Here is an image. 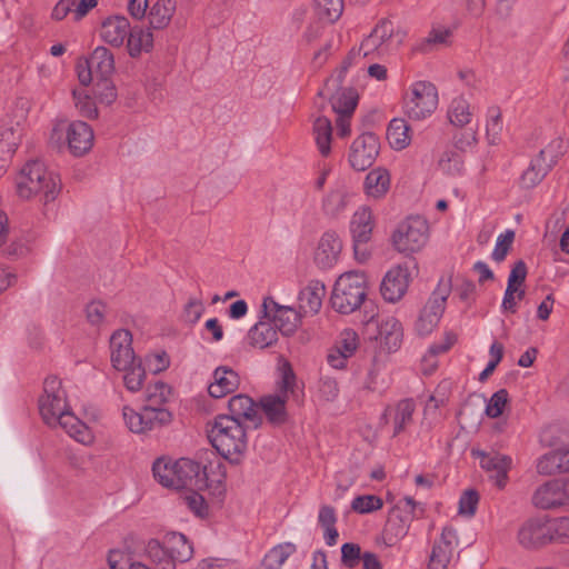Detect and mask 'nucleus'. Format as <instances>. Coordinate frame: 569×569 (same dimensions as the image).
Masks as SVG:
<instances>
[{
	"instance_id": "1",
	"label": "nucleus",
	"mask_w": 569,
	"mask_h": 569,
	"mask_svg": "<svg viewBox=\"0 0 569 569\" xmlns=\"http://www.w3.org/2000/svg\"><path fill=\"white\" fill-rule=\"evenodd\" d=\"M17 193L21 199L39 198L43 204L57 199L61 191L59 176L41 160L28 161L16 179Z\"/></svg>"
},
{
	"instance_id": "2",
	"label": "nucleus",
	"mask_w": 569,
	"mask_h": 569,
	"mask_svg": "<svg viewBox=\"0 0 569 569\" xmlns=\"http://www.w3.org/2000/svg\"><path fill=\"white\" fill-rule=\"evenodd\" d=\"M208 439L221 457L238 465L247 450L248 437L241 421L220 415L208 423Z\"/></svg>"
},
{
	"instance_id": "3",
	"label": "nucleus",
	"mask_w": 569,
	"mask_h": 569,
	"mask_svg": "<svg viewBox=\"0 0 569 569\" xmlns=\"http://www.w3.org/2000/svg\"><path fill=\"white\" fill-rule=\"evenodd\" d=\"M406 36V31L396 28L390 19L382 18L361 41L360 51H362V57L376 59L398 50Z\"/></svg>"
},
{
	"instance_id": "4",
	"label": "nucleus",
	"mask_w": 569,
	"mask_h": 569,
	"mask_svg": "<svg viewBox=\"0 0 569 569\" xmlns=\"http://www.w3.org/2000/svg\"><path fill=\"white\" fill-rule=\"evenodd\" d=\"M365 298V274L358 271H349L337 279L331 295V305L338 312L349 315L362 305Z\"/></svg>"
},
{
	"instance_id": "5",
	"label": "nucleus",
	"mask_w": 569,
	"mask_h": 569,
	"mask_svg": "<svg viewBox=\"0 0 569 569\" xmlns=\"http://www.w3.org/2000/svg\"><path fill=\"white\" fill-rule=\"evenodd\" d=\"M438 101L437 88L431 82L418 81L409 88L403 110L411 120H425L436 111Z\"/></svg>"
},
{
	"instance_id": "6",
	"label": "nucleus",
	"mask_w": 569,
	"mask_h": 569,
	"mask_svg": "<svg viewBox=\"0 0 569 569\" xmlns=\"http://www.w3.org/2000/svg\"><path fill=\"white\" fill-rule=\"evenodd\" d=\"M429 226L426 219L416 216L403 221L392 236L395 248L406 254L421 250L428 241Z\"/></svg>"
},
{
	"instance_id": "7",
	"label": "nucleus",
	"mask_w": 569,
	"mask_h": 569,
	"mask_svg": "<svg viewBox=\"0 0 569 569\" xmlns=\"http://www.w3.org/2000/svg\"><path fill=\"white\" fill-rule=\"evenodd\" d=\"M450 282H439L437 289L432 292L427 303L420 311L416 321V331L419 336H428L438 326L445 311L446 301L450 293Z\"/></svg>"
},
{
	"instance_id": "8",
	"label": "nucleus",
	"mask_w": 569,
	"mask_h": 569,
	"mask_svg": "<svg viewBox=\"0 0 569 569\" xmlns=\"http://www.w3.org/2000/svg\"><path fill=\"white\" fill-rule=\"evenodd\" d=\"M69 406L67 392L57 377H48L43 383V393L39 398V412L48 426H53L57 417Z\"/></svg>"
},
{
	"instance_id": "9",
	"label": "nucleus",
	"mask_w": 569,
	"mask_h": 569,
	"mask_svg": "<svg viewBox=\"0 0 569 569\" xmlns=\"http://www.w3.org/2000/svg\"><path fill=\"white\" fill-rule=\"evenodd\" d=\"M261 313L271 321L282 336H292L301 325V312L289 306L278 303L272 297H264Z\"/></svg>"
},
{
	"instance_id": "10",
	"label": "nucleus",
	"mask_w": 569,
	"mask_h": 569,
	"mask_svg": "<svg viewBox=\"0 0 569 569\" xmlns=\"http://www.w3.org/2000/svg\"><path fill=\"white\" fill-rule=\"evenodd\" d=\"M122 415L127 427L136 433H143L157 427L168 425L172 415L166 408L143 407L140 412L129 407H123Z\"/></svg>"
},
{
	"instance_id": "11",
	"label": "nucleus",
	"mask_w": 569,
	"mask_h": 569,
	"mask_svg": "<svg viewBox=\"0 0 569 569\" xmlns=\"http://www.w3.org/2000/svg\"><path fill=\"white\" fill-rule=\"evenodd\" d=\"M379 150V138L371 132L362 133L350 146L349 163L355 170L365 171L373 164Z\"/></svg>"
},
{
	"instance_id": "12",
	"label": "nucleus",
	"mask_w": 569,
	"mask_h": 569,
	"mask_svg": "<svg viewBox=\"0 0 569 569\" xmlns=\"http://www.w3.org/2000/svg\"><path fill=\"white\" fill-rule=\"evenodd\" d=\"M63 131L67 133L68 147L73 156H83L92 148L94 136L88 123L83 121H72L70 123L61 121L53 128V134Z\"/></svg>"
},
{
	"instance_id": "13",
	"label": "nucleus",
	"mask_w": 569,
	"mask_h": 569,
	"mask_svg": "<svg viewBox=\"0 0 569 569\" xmlns=\"http://www.w3.org/2000/svg\"><path fill=\"white\" fill-rule=\"evenodd\" d=\"M471 456L479 459L480 467L489 473L495 485L502 489L507 485L508 471L511 467V458L499 452H486L480 449H472Z\"/></svg>"
},
{
	"instance_id": "14",
	"label": "nucleus",
	"mask_w": 569,
	"mask_h": 569,
	"mask_svg": "<svg viewBox=\"0 0 569 569\" xmlns=\"http://www.w3.org/2000/svg\"><path fill=\"white\" fill-rule=\"evenodd\" d=\"M532 500L541 509L569 506V485L559 479L548 481L536 490Z\"/></svg>"
},
{
	"instance_id": "15",
	"label": "nucleus",
	"mask_w": 569,
	"mask_h": 569,
	"mask_svg": "<svg viewBox=\"0 0 569 569\" xmlns=\"http://www.w3.org/2000/svg\"><path fill=\"white\" fill-rule=\"evenodd\" d=\"M410 282L408 263L398 264L383 277L380 286L382 298L388 302L399 301L407 292Z\"/></svg>"
},
{
	"instance_id": "16",
	"label": "nucleus",
	"mask_w": 569,
	"mask_h": 569,
	"mask_svg": "<svg viewBox=\"0 0 569 569\" xmlns=\"http://www.w3.org/2000/svg\"><path fill=\"white\" fill-rule=\"evenodd\" d=\"M110 357L114 369H127L137 361L132 349V336L130 331L120 329L110 338Z\"/></svg>"
},
{
	"instance_id": "17",
	"label": "nucleus",
	"mask_w": 569,
	"mask_h": 569,
	"mask_svg": "<svg viewBox=\"0 0 569 569\" xmlns=\"http://www.w3.org/2000/svg\"><path fill=\"white\" fill-rule=\"evenodd\" d=\"M416 402L412 398L399 400L395 405L387 406L381 419L393 427L392 436L403 432L413 422Z\"/></svg>"
},
{
	"instance_id": "18",
	"label": "nucleus",
	"mask_w": 569,
	"mask_h": 569,
	"mask_svg": "<svg viewBox=\"0 0 569 569\" xmlns=\"http://www.w3.org/2000/svg\"><path fill=\"white\" fill-rule=\"evenodd\" d=\"M457 541L456 530L452 527H445L440 539L432 547L427 569H447Z\"/></svg>"
},
{
	"instance_id": "19",
	"label": "nucleus",
	"mask_w": 569,
	"mask_h": 569,
	"mask_svg": "<svg viewBox=\"0 0 569 569\" xmlns=\"http://www.w3.org/2000/svg\"><path fill=\"white\" fill-rule=\"evenodd\" d=\"M517 540L526 549H539L550 543L547 521L540 519L525 521L518 530Z\"/></svg>"
},
{
	"instance_id": "20",
	"label": "nucleus",
	"mask_w": 569,
	"mask_h": 569,
	"mask_svg": "<svg viewBox=\"0 0 569 569\" xmlns=\"http://www.w3.org/2000/svg\"><path fill=\"white\" fill-rule=\"evenodd\" d=\"M176 478L174 489H198L203 490V482L200 479L201 465L188 458L174 461Z\"/></svg>"
},
{
	"instance_id": "21",
	"label": "nucleus",
	"mask_w": 569,
	"mask_h": 569,
	"mask_svg": "<svg viewBox=\"0 0 569 569\" xmlns=\"http://www.w3.org/2000/svg\"><path fill=\"white\" fill-rule=\"evenodd\" d=\"M352 198L353 193L343 184L330 189L321 200L322 213L330 219L339 218L347 211Z\"/></svg>"
},
{
	"instance_id": "22",
	"label": "nucleus",
	"mask_w": 569,
	"mask_h": 569,
	"mask_svg": "<svg viewBox=\"0 0 569 569\" xmlns=\"http://www.w3.org/2000/svg\"><path fill=\"white\" fill-rule=\"evenodd\" d=\"M341 250L342 242L339 236L333 231H327L319 241L315 261L320 268L329 269L338 261Z\"/></svg>"
},
{
	"instance_id": "23",
	"label": "nucleus",
	"mask_w": 569,
	"mask_h": 569,
	"mask_svg": "<svg viewBox=\"0 0 569 569\" xmlns=\"http://www.w3.org/2000/svg\"><path fill=\"white\" fill-rule=\"evenodd\" d=\"M130 22L123 16L107 18L100 28L101 39L112 47H121L130 32Z\"/></svg>"
},
{
	"instance_id": "24",
	"label": "nucleus",
	"mask_w": 569,
	"mask_h": 569,
	"mask_svg": "<svg viewBox=\"0 0 569 569\" xmlns=\"http://www.w3.org/2000/svg\"><path fill=\"white\" fill-rule=\"evenodd\" d=\"M326 295V287L319 280H312L303 288L298 296L299 309L301 316H313L319 312L322 306V299Z\"/></svg>"
},
{
	"instance_id": "25",
	"label": "nucleus",
	"mask_w": 569,
	"mask_h": 569,
	"mask_svg": "<svg viewBox=\"0 0 569 569\" xmlns=\"http://www.w3.org/2000/svg\"><path fill=\"white\" fill-rule=\"evenodd\" d=\"M213 381L208 387V392L212 398H222L237 390L240 383L238 373L226 366L216 368L213 371Z\"/></svg>"
},
{
	"instance_id": "26",
	"label": "nucleus",
	"mask_w": 569,
	"mask_h": 569,
	"mask_svg": "<svg viewBox=\"0 0 569 569\" xmlns=\"http://www.w3.org/2000/svg\"><path fill=\"white\" fill-rule=\"evenodd\" d=\"M248 339L252 347L266 349L278 342L279 332L264 313H261L259 321L250 328Z\"/></svg>"
},
{
	"instance_id": "27",
	"label": "nucleus",
	"mask_w": 569,
	"mask_h": 569,
	"mask_svg": "<svg viewBox=\"0 0 569 569\" xmlns=\"http://www.w3.org/2000/svg\"><path fill=\"white\" fill-rule=\"evenodd\" d=\"M229 410L231 412L229 417H233L238 421L243 419L244 421L251 422L253 428H257L261 422L258 406L247 395L233 396L229 400Z\"/></svg>"
},
{
	"instance_id": "28",
	"label": "nucleus",
	"mask_w": 569,
	"mask_h": 569,
	"mask_svg": "<svg viewBox=\"0 0 569 569\" xmlns=\"http://www.w3.org/2000/svg\"><path fill=\"white\" fill-rule=\"evenodd\" d=\"M320 96H330V102L332 110L337 114H346L352 116L357 104H358V94L352 88H335L327 93L325 88L319 92Z\"/></svg>"
},
{
	"instance_id": "29",
	"label": "nucleus",
	"mask_w": 569,
	"mask_h": 569,
	"mask_svg": "<svg viewBox=\"0 0 569 569\" xmlns=\"http://www.w3.org/2000/svg\"><path fill=\"white\" fill-rule=\"evenodd\" d=\"M373 229L372 212L369 207H360L352 216L350 221V231L352 240L357 242H368Z\"/></svg>"
},
{
	"instance_id": "30",
	"label": "nucleus",
	"mask_w": 569,
	"mask_h": 569,
	"mask_svg": "<svg viewBox=\"0 0 569 569\" xmlns=\"http://www.w3.org/2000/svg\"><path fill=\"white\" fill-rule=\"evenodd\" d=\"M390 173L385 168H376L366 176L363 189L366 194L372 199L383 198L390 189Z\"/></svg>"
},
{
	"instance_id": "31",
	"label": "nucleus",
	"mask_w": 569,
	"mask_h": 569,
	"mask_svg": "<svg viewBox=\"0 0 569 569\" xmlns=\"http://www.w3.org/2000/svg\"><path fill=\"white\" fill-rule=\"evenodd\" d=\"M57 426H60L69 433L70 437L74 438L79 442L86 443L90 438L87 426L73 415L70 406H68L66 410L57 417L52 427Z\"/></svg>"
},
{
	"instance_id": "32",
	"label": "nucleus",
	"mask_w": 569,
	"mask_h": 569,
	"mask_svg": "<svg viewBox=\"0 0 569 569\" xmlns=\"http://www.w3.org/2000/svg\"><path fill=\"white\" fill-rule=\"evenodd\" d=\"M447 117L452 126L463 128L471 123L473 118V108L463 96H458L451 100L448 107Z\"/></svg>"
},
{
	"instance_id": "33",
	"label": "nucleus",
	"mask_w": 569,
	"mask_h": 569,
	"mask_svg": "<svg viewBox=\"0 0 569 569\" xmlns=\"http://www.w3.org/2000/svg\"><path fill=\"white\" fill-rule=\"evenodd\" d=\"M86 60L101 79L109 78L114 71V57L106 47H97Z\"/></svg>"
},
{
	"instance_id": "34",
	"label": "nucleus",
	"mask_w": 569,
	"mask_h": 569,
	"mask_svg": "<svg viewBox=\"0 0 569 569\" xmlns=\"http://www.w3.org/2000/svg\"><path fill=\"white\" fill-rule=\"evenodd\" d=\"M387 139L393 150L406 149L411 142L410 127L406 120L392 119L387 129Z\"/></svg>"
},
{
	"instance_id": "35",
	"label": "nucleus",
	"mask_w": 569,
	"mask_h": 569,
	"mask_svg": "<svg viewBox=\"0 0 569 569\" xmlns=\"http://www.w3.org/2000/svg\"><path fill=\"white\" fill-rule=\"evenodd\" d=\"M287 398L280 395L264 396L260 400V406L268 420L271 423L280 425L286 421Z\"/></svg>"
},
{
	"instance_id": "36",
	"label": "nucleus",
	"mask_w": 569,
	"mask_h": 569,
	"mask_svg": "<svg viewBox=\"0 0 569 569\" xmlns=\"http://www.w3.org/2000/svg\"><path fill=\"white\" fill-rule=\"evenodd\" d=\"M153 46V36L149 30L141 27H130L127 37L128 52L131 57H138L142 51H149Z\"/></svg>"
},
{
	"instance_id": "37",
	"label": "nucleus",
	"mask_w": 569,
	"mask_h": 569,
	"mask_svg": "<svg viewBox=\"0 0 569 569\" xmlns=\"http://www.w3.org/2000/svg\"><path fill=\"white\" fill-rule=\"evenodd\" d=\"M164 543L169 553L179 562L188 561L193 553V548L187 537L179 532H171L166 536Z\"/></svg>"
},
{
	"instance_id": "38",
	"label": "nucleus",
	"mask_w": 569,
	"mask_h": 569,
	"mask_svg": "<svg viewBox=\"0 0 569 569\" xmlns=\"http://www.w3.org/2000/svg\"><path fill=\"white\" fill-rule=\"evenodd\" d=\"M176 10L174 0H157L150 8L149 22L153 29L167 27Z\"/></svg>"
},
{
	"instance_id": "39",
	"label": "nucleus",
	"mask_w": 569,
	"mask_h": 569,
	"mask_svg": "<svg viewBox=\"0 0 569 569\" xmlns=\"http://www.w3.org/2000/svg\"><path fill=\"white\" fill-rule=\"evenodd\" d=\"M297 550L291 542L280 543L273 547L262 559L258 569H281L287 559Z\"/></svg>"
},
{
	"instance_id": "40",
	"label": "nucleus",
	"mask_w": 569,
	"mask_h": 569,
	"mask_svg": "<svg viewBox=\"0 0 569 569\" xmlns=\"http://www.w3.org/2000/svg\"><path fill=\"white\" fill-rule=\"evenodd\" d=\"M313 136L320 154L328 157L331 151L332 126L327 117H318L315 120Z\"/></svg>"
},
{
	"instance_id": "41",
	"label": "nucleus",
	"mask_w": 569,
	"mask_h": 569,
	"mask_svg": "<svg viewBox=\"0 0 569 569\" xmlns=\"http://www.w3.org/2000/svg\"><path fill=\"white\" fill-rule=\"evenodd\" d=\"M200 479L204 489L220 490L226 480V469L220 461L201 465Z\"/></svg>"
},
{
	"instance_id": "42",
	"label": "nucleus",
	"mask_w": 569,
	"mask_h": 569,
	"mask_svg": "<svg viewBox=\"0 0 569 569\" xmlns=\"http://www.w3.org/2000/svg\"><path fill=\"white\" fill-rule=\"evenodd\" d=\"M318 522L323 528V538L328 546H335L339 537L336 529L337 515L333 507L323 505L319 509Z\"/></svg>"
},
{
	"instance_id": "43",
	"label": "nucleus",
	"mask_w": 569,
	"mask_h": 569,
	"mask_svg": "<svg viewBox=\"0 0 569 569\" xmlns=\"http://www.w3.org/2000/svg\"><path fill=\"white\" fill-rule=\"evenodd\" d=\"M438 168L447 176L457 177L462 174L465 160L461 152L455 149L445 150L438 160Z\"/></svg>"
},
{
	"instance_id": "44",
	"label": "nucleus",
	"mask_w": 569,
	"mask_h": 569,
	"mask_svg": "<svg viewBox=\"0 0 569 569\" xmlns=\"http://www.w3.org/2000/svg\"><path fill=\"white\" fill-rule=\"evenodd\" d=\"M379 336L389 350H397L402 340V327L396 318H388L380 325Z\"/></svg>"
},
{
	"instance_id": "45",
	"label": "nucleus",
	"mask_w": 569,
	"mask_h": 569,
	"mask_svg": "<svg viewBox=\"0 0 569 569\" xmlns=\"http://www.w3.org/2000/svg\"><path fill=\"white\" fill-rule=\"evenodd\" d=\"M343 11V0H315V12L319 20L333 23Z\"/></svg>"
},
{
	"instance_id": "46",
	"label": "nucleus",
	"mask_w": 569,
	"mask_h": 569,
	"mask_svg": "<svg viewBox=\"0 0 569 569\" xmlns=\"http://www.w3.org/2000/svg\"><path fill=\"white\" fill-rule=\"evenodd\" d=\"M503 129L502 117L499 107H490L487 111L486 137L490 144H498Z\"/></svg>"
},
{
	"instance_id": "47",
	"label": "nucleus",
	"mask_w": 569,
	"mask_h": 569,
	"mask_svg": "<svg viewBox=\"0 0 569 569\" xmlns=\"http://www.w3.org/2000/svg\"><path fill=\"white\" fill-rule=\"evenodd\" d=\"M360 58H363L362 51H360V47L358 49H351L348 56L343 59L340 68L337 71V74L327 80L325 84V91L330 93L332 89L341 86L348 69Z\"/></svg>"
},
{
	"instance_id": "48",
	"label": "nucleus",
	"mask_w": 569,
	"mask_h": 569,
	"mask_svg": "<svg viewBox=\"0 0 569 569\" xmlns=\"http://www.w3.org/2000/svg\"><path fill=\"white\" fill-rule=\"evenodd\" d=\"M119 370L124 371L123 382L130 392H138L142 388L146 378V370L140 360L133 361V363H131L127 369Z\"/></svg>"
},
{
	"instance_id": "49",
	"label": "nucleus",
	"mask_w": 569,
	"mask_h": 569,
	"mask_svg": "<svg viewBox=\"0 0 569 569\" xmlns=\"http://www.w3.org/2000/svg\"><path fill=\"white\" fill-rule=\"evenodd\" d=\"M152 472L154 479L163 487L172 488V486L174 485V462L167 461L163 458H159L152 465Z\"/></svg>"
},
{
	"instance_id": "50",
	"label": "nucleus",
	"mask_w": 569,
	"mask_h": 569,
	"mask_svg": "<svg viewBox=\"0 0 569 569\" xmlns=\"http://www.w3.org/2000/svg\"><path fill=\"white\" fill-rule=\"evenodd\" d=\"M171 396V388L164 382L157 381L149 385L146 390L147 402L146 407L163 408L162 406L169 400Z\"/></svg>"
},
{
	"instance_id": "51",
	"label": "nucleus",
	"mask_w": 569,
	"mask_h": 569,
	"mask_svg": "<svg viewBox=\"0 0 569 569\" xmlns=\"http://www.w3.org/2000/svg\"><path fill=\"white\" fill-rule=\"evenodd\" d=\"M548 536L550 543H568L569 542V517H559L547 520Z\"/></svg>"
},
{
	"instance_id": "52",
	"label": "nucleus",
	"mask_w": 569,
	"mask_h": 569,
	"mask_svg": "<svg viewBox=\"0 0 569 569\" xmlns=\"http://www.w3.org/2000/svg\"><path fill=\"white\" fill-rule=\"evenodd\" d=\"M450 392L451 381L442 380L437 386L433 393L429 397L426 403L425 412H430L431 410L436 411L438 408L446 406L449 400Z\"/></svg>"
},
{
	"instance_id": "53",
	"label": "nucleus",
	"mask_w": 569,
	"mask_h": 569,
	"mask_svg": "<svg viewBox=\"0 0 569 569\" xmlns=\"http://www.w3.org/2000/svg\"><path fill=\"white\" fill-rule=\"evenodd\" d=\"M181 503L184 505L197 517L203 518L208 515V505L204 498L198 492V489H190V491L180 498Z\"/></svg>"
},
{
	"instance_id": "54",
	"label": "nucleus",
	"mask_w": 569,
	"mask_h": 569,
	"mask_svg": "<svg viewBox=\"0 0 569 569\" xmlns=\"http://www.w3.org/2000/svg\"><path fill=\"white\" fill-rule=\"evenodd\" d=\"M478 143V126L470 127L465 131L453 136V149L459 152H466Z\"/></svg>"
},
{
	"instance_id": "55",
	"label": "nucleus",
	"mask_w": 569,
	"mask_h": 569,
	"mask_svg": "<svg viewBox=\"0 0 569 569\" xmlns=\"http://www.w3.org/2000/svg\"><path fill=\"white\" fill-rule=\"evenodd\" d=\"M382 500L375 495L356 497L351 502V509L358 513H369L382 508Z\"/></svg>"
},
{
	"instance_id": "56",
	"label": "nucleus",
	"mask_w": 569,
	"mask_h": 569,
	"mask_svg": "<svg viewBox=\"0 0 569 569\" xmlns=\"http://www.w3.org/2000/svg\"><path fill=\"white\" fill-rule=\"evenodd\" d=\"M515 231L510 229L498 236L495 249L491 254L496 262H501L506 259L509 250L511 249Z\"/></svg>"
},
{
	"instance_id": "57",
	"label": "nucleus",
	"mask_w": 569,
	"mask_h": 569,
	"mask_svg": "<svg viewBox=\"0 0 569 569\" xmlns=\"http://www.w3.org/2000/svg\"><path fill=\"white\" fill-rule=\"evenodd\" d=\"M73 100L77 109L81 113V116L93 119L98 117V109L93 100L87 96L83 91L73 90L72 91Z\"/></svg>"
},
{
	"instance_id": "58",
	"label": "nucleus",
	"mask_w": 569,
	"mask_h": 569,
	"mask_svg": "<svg viewBox=\"0 0 569 569\" xmlns=\"http://www.w3.org/2000/svg\"><path fill=\"white\" fill-rule=\"evenodd\" d=\"M359 345V338L355 330L346 329L340 333L338 341L336 342V349L346 353L348 357H352Z\"/></svg>"
},
{
	"instance_id": "59",
	"label": "nucleus",
	"mask_w": 569,
	"mask_h": 569,
	"mask_svg": "<svg viewBox=\"0 0 569 569\" xmlns=\"http://www.w3.org/2000/svg\"><path fill=\"white\" fill-rule=\"evenodd\" d=\"M566 152V142L562 138L558 137L550 141V143L540 150L539 156L547 160L552 167L557 163L558 159Z\"/></svg>"
},
{
	"instance_id": "60",
	"label": "nucleus",
	"mask_w": 569,
	"mask_h": 569,
	"mask_svg": "<svg viewBox=\"0 0 569 569\" xmlns=\"http://www.w3.org/2000/svg\"><path fill=\"white\" fill-rule=\"evenodd\" d=\"M508 402V391L506 389H500L495 392L489 399L486 413L490 418H498L502 415L503 408Z\"/></svg>"
},
{
	"instance_id": "61",
	"label": "nucleus",
	"mask_w": 569,
	"mask_h": 569,
	"mask_svg": "<svg viewBox=\"0 0 569 569\" xmlns=\"http://www.w3.org/2000/svg\"><path fill=\"white\" fill-rule=\"evenodd\" d=\"M361 548L357 543L347 542L341 547V562L347 568H355L362 558Z\"/></svg>"
},
{
	"instance_id": "62",
	"label": "nucleus",
	"mask_w": 569,
	"mask_h": 569,
	"mask_svg": "<svg viewBox=\"0 0 569 569\" xmlns=\"http://www.w3.org/2000/svg\"><path fill=\"white\" fill-rule=\"evenodd\" d=\"M280 370V381L278 382V387L280 390V396H284L287 399L288 392H293V388L296 385V375L292 370V367L289 362H283Z\"/></svg>"
},
{
	"instance_id": "63",
	"label": "nucleus",
	"mask_w": 569,
	"mask_h": 569,
	"mask_svg": "<svg viewBox=\"0 0 569 569\" xmlns=\"http://www.w3.org/2000/svg\"><path fill=\"white\" fill-rule=\"evenodd\" d=\"M451 30L448 28H433L421 43L420 49L426 51L430 46H446L451 38Z\"/></svg>"
},
{
	"instance_id": "64",
	"label": "nucleus",
	"mask_w": 569,
	"mask_h": 569,
	"mask_svg": "<svg viewBox=\"0 0 569 569\" xmlns=\"http://www.w3.org/2000/svg\"><path fill=\"white\" fill-rule=\"evenodd\" d=\"M478 502V492L473 489L466 490L459 500V513L472 517L476 513Z\"/></svg>"
}]
</instances>
